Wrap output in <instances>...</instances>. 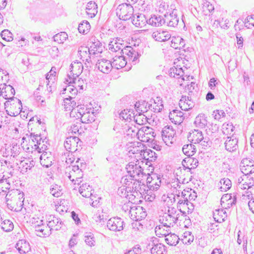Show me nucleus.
I'll return each instance as SVG.
<instances>
[{"mask_svg": "<svg viewBox=\"0 0 254 254\" xmlns=\"http://www.w3.org/2000/svg\"><path fill=\"white\" fill-rule=\"evenodd\" d=\"M24 196V193L19 190L9 191L5 196L7 205L11 210H20L23 205Z\"/></svg>", "mask_w": 254, "mask_h": 254, "instance_id": "obj_1", "label": "nucleus"}, {"mask_svg": "<svg viewBox=\"0 0 254 254\" xmlns=\"http://www.w3.org/2000/svg\"><path fill=\"white\" fill-rule=\"evenodd\" d=\"M85 167V164L81 162L80 159L78 158L75 164L69 166V172L67 177L69 180L74 184L79 185L82 182V178L83 176L82 170Z\"/></svg>", "mask_w": 254, "mask_h": 254, "instance_id": "obj_2", "label": "nucleus"}, {"mask_svg": "<svg viewBox=\"0 0 254 254\" xmlns=\"http://www.w3.org/2000/svg\"><path fill=\"white\" fill-rule=\"evenodd\" d=\"M179 213L174 207H169L167 213L160 216L159 221L167 228L173 226L178 219Z\"/></svg>", "mask_w": 254, "mask_h": 254, "instance_id": "obj_3", "label": "nucleus"}, {"mask_svg": "<svg viewBox=\"0 0 254 254\" xmlns=\"http://www.w3.org/2000/svg\"><path fill=\"white\" fill-rule=\"evenodd\" d=\"M188 137L191 142L194 144L199 143L204 148L210 146V142L209 141L208 138L204 137L202 131L199 129L191 130Z\"/></svg>", "mask_w": 254, "mask_h": 254, "instance_id": "obj_4", "label": "nucleus"}, {"mask_svg": "<svg viewBox=\"0 0 254 254\" xmlns=\"http://www.w3.org/2000/svg\"><path fill=\"white\" fill-rule=\"evenodd\" d=\"M127 174L134 179H142L146 175L143 173V170L138 164L134 162H129L126 167Z\"/></svg>", "mask_w": 254, "mask_h": 254, "instance_id": "obj_5", "label": "nucleus"}, {"mask_svg": "<svg viewBox=\"0 0 254 254\" xmlns=\"http://www.w3.org/2000/svg\"><path fill=\"white\" fill-rule=\"evenodd\" d=\"M117 15L120 19L127 20L131 18L133 13V8L130 4L122 3L117 8Z\"/></svg>", "mask_w": 254, "mask_h": 254, "instance_id": "obj_6", "label": "nucleus"}, {"mask_svg": "<svg viewBox=\"0 0 254 254\" xmlns=\"http://www.w3.org/2000/svg\"><path fill=\"white\" fill-rule=\"evenodd\" d=\"M120 53L123 54L127 61V60L129 63H130L133 65L139 62V58L140 55L131 46L124 47Z\"/></svg>", "mask_w": 254, "mask_h": 254, "instance_id": "obj_7", "label": "nucleus"}, {"mask_svg": "<svg viewBox=\"0 0 254 254\" xmlns=\"http://www.w3.org/2000/svg\"><path fill=\"white\" fill-rule=\"evenodd\" d=\"M82 142L76 136L67 137L64 142L65 148L69 152L73 153L78 150L81 147Z\"/></svg>", "mask_w": 254, "mask_h": 254, "instance_id": "obj_8", "label": "nucleus"}, {"mask_svg": "<svg viewBox=\"0 0 254 254\" xmlns=\"http://www.w3.org/2000/svg\"><path fill=\"white\" fill-rule=\"evenodd\" d=\"M70 73L68 74L69 81L67 80L69 84L72 82H76V77H77L82 72L83 65L81 62H74L70 64Z\"/></svg>", "mask_w": 254, "mask_h": 254, "instance_id": "obj_9", "label": "nucleus"}, {"mask_svg": "<svg viewBox=\"0 0 254 254\" xmlns=\"http://www.w3.org/2000/svg\"><path fill=\"white\" fill-rule=\"evenodd\" d=\"M78 113L80 116V121L82 123L89 124L95 120L93 109L85 107H81L79 109Z\"/></svg>", "mask_w": 254, "mask_h": 254, "instance_id": "obj_10", "label": "nucleus"}, {"mask_svg": "<svg viewBox=\"0 0 254 254\" xmlns=\"http://www.w3.org/2000/svg\"><path fill=\"white\" fill-rule=\"evenodd\" d=\"M129 214L131 219L134 221H140L144 218L146 216V213L143 208L140 206L132 205L130 206Z\"/></svg>", "mask_w": 254, "mask_h": 254, "instance_id": "obj_11", "label": "nucleus"}, {"mask_svg": "<svg viewBox=\"0 0 254 254\" xmlns=\"http://www.w3.org/2000/svg\"><path fill=\"white\" fill-rule=\"evenodd\" d=\"M125 223L120 217H112L108 220L107 228L111 231L120 232L123 230Z\"/></svg>", "mask_w": 254, "mask_h": 254, "instance_id": "obj_12", "label": "nucleus"}, {"mask_svg": "<svg viewBox=\"0 0 254 254\" xmlns=\"http://www.w3.org/2000/svg\"><path fill=\"white\" fill-rule=\"evenodd\" d=\"M175 133L176 131L172 127L166 126L162 129V139L167 145L169 146L173 143Z\"/></svg>", "mask_w": 254, "mask_h": 254, "instance_id": "obj_13", "label": "nucleus"}, {"mask_svg": "<svg viewBox=\"0 0 254 254\" xmlns=\"http://www.w3.org/2000/svg\"><path fill=\"white\" fill-rule=\"evenodd\" d=\"M240 181H244L245 183L247 184L250 187L249 191H246L245 193L242 195V199L243 200L250 199L252 196V191L254 190V179L253 177L250 175H243L240 177Z\"/></svg>", "mask_w": 254, "mask_h": 254, "instance_id": "obj_14", "label": "nucleus"}, {"mask_svg": "<svg viewBox=\"0 0 254 254\" xmlns=\"http://www.w3.org/2000/svg\"><path fill=\"white\" fill-rule=\"evenodd\" d=\"M152 37L156 41L163 42L169 40L171 35L169 31L159 29L153 32Z\"/></svg>", "mask_w": 254, "mask_h": 254, "instance_id": "obj_15", "label": "nucleus"}, {"mask_svg": "<svg viewBox=\"0 0 254 254\" xmlns=\"http://www.w3.org/2000/svg\"><path fill=\"white\" fill-rule=\"evenodd\" d=\"M160 230H161V228H156V235L164 236L165 242L168 245L176 246L179 243V238L177 235L175 234H167L166 232L162 233L160 232Z\"/></svg>", "mask_w": 254, "mask_h": 254, "instance_id": "obj_16", "label": "nucleus"}, {"mask_svg": "<svg viewBox=\"0 0 254 254\" xmlns=\"http://www.w3.org/2000/svg\"><path fill=\"white\" fill-rule=\"evenodd\" d=\"M184 167L183 168H178L175 171V174L177 176V180L182 181L183 184L188 183L191 181V178L184 177L182 175H186V174L189 175V173L191 171V168H189V166H186L184 164H183Z\"/></svg>", "mask_w": 254, "mask_h": 254, "instance_id": "obj_17", "label": "nucleus"}, {"mask_svg": "<svg viewBox=\"0 0 254 254\" xmlns=\"http://www.w3.org/2000/svg\"><path fill=\"white\" fill-rule=\"evenodd\" d=\"M134 106L136 109V111L138 112L139 114H136L135 115H134V116H132L133 121L139 125L145 124L147 122V117L144 115L139 112V111L144 112V110L142 109L143 107L142 105H140L139 103H136Z\"/></svg>", "mask_w": 254, "mask_h": 254, "instance_id": "obj_18", "label": "nucleus"}, {"mask_svg": "<svg viewBox=\"0 0 254 254\" xmlns=\"http://www.w3.org/2000/svg\"><path fill=\"white\" fill-rule=\"evenodd\" d=\"M96 67L101 72L104 73H109L113 67V65L111 61L102 59L98 60L96 64Z\"/></svg>", "mask_w": 254, "mask_h": 254, "instance_id": "obj_19", "label": "nucleus"}, {"mask_svg": "<svg viewBox=\"0 0 254 254\" xmlns=\"http://www.w3.org/2000/svg\"><path fill=\"white\" fill-rule=\"evenodd\" d=\"M47 226L50 228V231L60 230L63 225L61 220L54 215H50L47 219Z\"/></svg>", "mask_w": 254, "mask_h": 254, "instance_id": "obj_20", "label": "nucleus"}, {"mask_svg": "<svg viewBox=\"0 0 254 254\" xmlns=\"http://www.w3.org/2000/svg\"><path fill=\"white\" fill-rule=\"evenodd\" d=\"M164 20L167 26L171 27H176L179 22V18L177 17L176 10H174L172 13L164 14Z\"/></svg>", "mask_w": 254, "mask_h": 254, "instance_id": "obj_21", "label": "nucleus"}, {"mask_svg": "<svg viewBox=\"0 0 254 254\" xmlns=\"http://www.w3.org/2000/svg\"><path fill=\"white\" fill-rule=\"evenodd\" d=\"M0 86H1V96L5 99H9L11 101L14 100V89L11 85H7L5 84H0Z\"/></svg>", "mask_w": 254, "mask_h": 254, "instance_id": "obj_22", "label": "nucleus"}, {"mask_svg": "<svg viewBox=\"0 0 254 254\" xmlns=\"http://www.w3.org/2000/svg\"><path fill=\"white\" fill-rule=\"evenodd\" d=\"M238 139L233 135L227 136L224 142L226 149L229 152L236 151L238 147Z\"/></svg>", "mask_w": 254, "mask_h": 254, "instance_id": "obj_23", "label": "nucleus"}, {"mask_svg": "<svg viewBox=\"0 0 254 254\" xmlns=\"http://www.w3.org/2000/svg\"><path fill=\"white\" fill-rule=\"evenodd\" d=\"M169 117L172 122L175 123V124H180L185 119L184 113L177 109L173 110L170 112Z\"/></svg>", "mask_w": 254, "mask_h": 254, "instance_id": "obj_24", "label": "nucleus"}, {"mask_svg": "<svg viewBox=\"0 0 254 254\" xmlns=\"http://www.w3.org/2000/svg\"><path fill=\"white\" fill-rule=\"evenodd\" d=\"M113 61L111 62L113 67L119 69L123 67H125L126 65L128 66L127 61L125 56L121 54V56H115L113 59Z\"/></svg>", "mask_w": 254, "mask_h": 254, "instance_id": "obj_25", "label": "nucleus"}, {"mask_svg": "<svg viewBox=\"0 0 254 254\" xmlns=\"http://www.w3.org/2000/svg\"><path fill=\"white\" fill-rule=\"evenodd\" d=\"M41 164L46 168L50 167L54 161V157L50 152H44L40 156Z\"/></svg>", "mask_w": 254, "mask_h": 254, "instance_id": "obj_26", "label": "nucleus"}, {"mask_svg": "<svg viewBox=\"0 0 254 254\" xmlns=\"http://www.w3.org/2000/svg\"><path fill=\"white\" fill-rule=\"evenodd\" d=\"M131 18L132 24L136 27H143L146 23H148V20H146V18L143 14L132 15Z\"/></svg>", "mask_w": 254, "mask_h": 254, "instance_id": "obj_27", "label": "nucleus"}, {"mask_svg": "<svg viewBox=\"0 0 254 254\" xmlns=\"http://www.w3.org/2000/svg\"><path fill=\"white\" fill-rule=\"evenodd\" d=\"M78 54L80 59L83 61H85L87 63H89L90 61L91 56L93 55L91 53V51L89 48L87 47L81 46L78 49Z\"/></svg>", "mask_w": 254, "mask_h": 254, "instance_id": "obj_28", "label": "nucleus"}, {"mask_svg": "<svg viewBox=\"0 0 254 254\" xmlns=\"http://www.w3.org/2000/svg\"><path fill=\"white\" fill-rule=\"evenodd\" d=\"M179 106L182 110L188 111L194 106V104L189 97L183 96L180 100Z\"/></svg>", "mask_w": 254, "mask_h": 254, "instance_id": "obj_29", "label": "nucleus"}, {"mask_svg": "<svg viewBox=\"0 0 254 254\" xmlns=\"http://www.w3.org/2000/svg\"><path fill=\"white\" fill-rule=\"evenodd\" d=\"M5 147H3L1 151H2L3 153H5L6 156L10 155L14 157L19 153L18 149L19 147L17 145L11 146L5 144Z\"/></svg>", "mask_w": 254, "mask_h": 254, "instance_id": "obj_30", "label": "nucleus"}, {"mask_svg": "<svg viewBox=\"0 0 254 254\" xmlns=\"http://www.w3.org/2000/svg\"><path fill=\"white\" fill-rule=\"evenodd\" d=\"M15 248L21 254L28 253L30 249L29 243L25 240H19L16 244Z\"/></svg>", "mask_w": 254, "mask_h": 254, "instance_id": "obj_31", "label": "nucleus"}, {"mask_svg": "<svg viewBox=\"0 0 254 254\" xmlns=\"http://www.w3.org/2000/svg\"><path fill=\"white\" fill-rule=\"evenodd\" d=\"M97 5L95 2L89 1L86 5V12L90 17L92 18L97 13Z\"/></svg>", "mask_w": 254, "mask_h": 254, "instance_id": "obj_32", "label": "nucleus"}, {"mask_svg": "<svg viewBox=\"0 0 254 254\" xmlns=\"http://www.w3.org/2000/svg\"><path fill=\"white\" fill-rule=\"evenodd\" d=\"M148 23L152 26L159 27L165 23L164 18L162 16L153 15L151 16L148 20Z\"/></svg>", "mask_w": 254, "mask_h": 254, "instance_id": "obj_33", "label": "nucleus"}, {"mask_svg": "<svg viewBox=\"0 0 254 254\" xmlns=\"http://www.w3.org/2000/svg\"><path fill=\"white\" fill-rule=\"evenodd\" d=\"M184 71L181 67L174 66L170 68L169 71V75L171 77L180 78L182 77L181 80L184 81Z\"/></svg>", "mask_w": 254, "mask_h": 254, "instance_id": "obj_34", "label": "nucleus"}, {"mask_svg": "<svg viewBox=\"0 0 254 254\" xmlns=\"http://www.w3.org/2000/svg\"><path fill=\"white\" fill-rule=\"evenodd\" d=\"M170 45L175 49H181L185 46V42L184 40L180 36L173 37Z\"/></svg>", "mask_w": 254, "mask_h": 254, "instance_id": "obj_35", "label": "nucleus"}, {"mask_svg": "<svg viewBox=\"0 0 254 254\" xmlns=\"http://www.w3.org/2000/svg\"><path fill=\"white\" fill-rule=\"evenodd\" d=\"M137 146H133L132 149L129 151V153L135 154V157L138 158L139 159L143 158L142 154L144 152V149L142 144L140 142H137Z\"/></svg>", "mask_w": 254, "mask_h": 254, "instance_id": "obj_36", "label": "nucleus"}, {"mask_svg": "<svg viewBox=\"0 0 254 254\" xmlns=\"http://www.w3.org/2000/svg\"><path fill=\"white\" fill-rule=\"evenodd\" d=\"M134 179V178L128 174L122 178L121 183L123 184L124 187H125L126 191L129 192L130 191L131 187Z\"/></svg>", "mask_w": 254, "mask_h": 254, "instance_id": "obj_37", "label": "nucleus"}, {"mask_svg": "<svg viewBox=\"0 0 254 254\" xmlns=\"http://www.w3.org/2000/svg\"><path fill=\"white\" fill-rule=\"evenodd\" d=\"M89 48L91 52V53H92L93 55L100 54L102 51V44L98 40L92 42Z\"/></svg>", "mask_w": 254, "mask_h": 254, "instance_id": "obj_38", "label": "nucleus"}, {"mask_svg": "<svg viewBox=\"0 0 254 254\" xmlns=\"http://www.w3.org/2000/svg\"><path fill=\"white\" fill-rule=\"evenodd\" d=\"M74 98L71 96H69L68 98H65L64 100L63 105L66 111H70L71 109L76 107V103Z\"/></svg>", "mask_w": 254, "mask_h": 254, "instance_id": "obj_39", "label": "nucleus"}, {"mask_svg": "<svg viewBox=\"0 0 254 254\" xmlns=\"http://www.w3.org/2000/svg\"><path fill=\"white\" fill-rule=\"evenodd\" d=\"M227 217L225 211L222 210H215L213 212V218L215 221L221 223L225 220V218Z\"/></svg>", "mask_w": 254, "mask_h": 254, "instance_id": "obj_40", "label": "nucleus"}, {"mask_svg": "<svg viewBox=\"0 0 254 254\" xmlns=\"http://www.w3.org/2000/svg\"><path fill=\"white\" fill-rule=\"evenodd\" d=\"M194 124L196 127L203 128L207 125V121L204 115L199 114L195 118Z\"/></svg>", "mask_w": 254, "mask_h": 254, "instance_id": "obj_41", "label": "nucleus"}, {"mask_svg": "<svg viewBox=\"0 0 254 254\" xmlns=\"http://www.w3.org/2000/svg\"><path fill=\"white\" fill-rule=\"evenodd\" d=\"M183 153L187 156L190 157L194 155L196 152L195 145L189 144L184 145L182 148Z\"/></svg>", "mask_w": 254, "mask_h": 254, "instance_id": "obj_42", "label": "nucleus"}, {"mask_svg": "<svg viewBox=\"0 0 254 254\" xmlns=\"http://www.w3.org/2000/svg\"><path fill=\"white\" fill-rule=\"evenodd\" d=\"M91 191V188L90 187L89 185L87 183L82 184L79 189L80 193L85 197H89L91 195L92 193Z\"/></svg>", "mask_w": 254, "mask_h": 254, "instance_id": "obj_43", "label": "nucleus"}, {"mask_svg": "<svg viewBox=\"0 0 254 254\" xmlns=\"http://www.w3.org/2000/svg\"><path fill=\"white\" fill-rule=\"evenodd\" d=\"M143 180V178L142 179L138 180L137 179H134V181L133 180V183L132 184L130 191L129 192H134L139 191L140 193V191L141 190V186L143 185V183L142 182Z\"/></svg>", "mask_w": 254, "mask_h": 254, "instance_id": "obj_44", "label": "nucleus"}, {"mask_svg": "<svg viewBox=\"0 0 254 254\" xmlns=\"http://www.w3.org/2000/svg\"><path fill=\"white\" fill-rule=\"evenodd\" d=\"M219 184L221 186L219 189L221 191H226L231 188L232 185L231 181L228 178L221 179Z\"/></svg>", "mask_w": 254, "mask_h": 254, "instance_id": "obj_45", "label": "nucleus"}, {"mask_svg": "<svg viewBox=\"0 0 254 254\" xmlns=\"http://www.w3.org/2000/svg\"><path fill=\"white\" fill-rule=\"evenodd\" d=\"M123 46L121 44L119 43L117 40H114L111 41L109 44V49L112 52L116 53L121 51L123 49Z\"/></svg>", "mask_w": 254, "mask_h": 254, "instance_id": "obj_46", "label": "nucleus"}, {"mask_svg": "<svg viewBox=\"0 0 254 254\" xmlns=\"http://www.w3.org/2000/svg\"><path fill=\"white\" fill-rule=\"evenodd\" d=\"M143 158L147 160L148 161H153L157 158L156 153L150 150H145L144 152L142 154Z\"/></svg>", "mask_w": 254, "mask_h": 254, "instance_id": "obj_47", "label": "nucleus"}, {"mask_svg": "<svg viewBox=\"0 0 254 254\" xmlns=\"http://www.w3.org/2000/svg\"><path fill=\"white\" fill-rule=\"evenodd\" d=\"M151 254H163L165 251V246L159 243L154 245L150 249Z\"/></svg>", "mask_w": 254, "mask_h": 254, "instance_id": "obj_48", "label": "nucleus"}, {"mask_svg": "<svg viewBox=\"0 0 254 254\" xmlns=\"http://www.w3.org/2000/svg\"><path fill=\"white\" fill-rule=\"evenodd\" d=\"M214 9V6L209 1H206L202 4V11L205 15H209Z\"/></svg>", "mask_w": 254, "mask_h": 254, "instance_id": "obj_49", "label": "nucleus"}, {"mask_svg": "<svg viewBox=\"0 0 254 254\" xmlns=\"http://www.w3.org/2000/svg\"><path fill=\"white\" fill-rule=\"evenodd\" d=\"M235 127L231 124L225 123L222 127V132L225 135H233V131Z\"/></svg>", "mask_w": 254, "mask_h": 254, "instance_id": "obj_50", "label": "nucleus"}, {"mask_svg": "<svg viewBox=\"0 0 254 254\" xmlns=\"http://www.w3.org/2000/svg\"><path fill=\"white\" fill-rule=\"evenodd\" d=\"M161 183L160 177L157 174H154V180L152 182L151 187H149V189L153 190H157L160 186Z\"/></svg>", "mask_w": 254, "mask_h": 254, "instance_id": "obj_51", "label": "nucleus"}, {"mask_svg": "<svg viewBox=\"0 0 254 254\" xmlns=\"http://www.w3.org/2000/svg\"><path fill=\"white\" fill-rule=\"evenodd\" d=\"M182 163L183 164L187 163V166L188 165L189 168H191V170L195 168L198 166V161L195 158L188 157L184 159Z\"/></svg>", "mask_w": 254, "mask_h": 254, "instance_id": "obj_52", "label": "nucleus"}, {"mask_svg": "<svg viewBox=\"0 0 254 254\" xmlns=\"http://www.w3.org/2000/svg\"><path fill=\"white\" fill-rule=\"evenodd\" d=\"M67 34L64 32L58 33L53 36L54 41L60 44H63L67 39Z\"/></svg>", "mask_w": 254, "mask_h": 254, "instance_id": "obj_53", "label": "nucleus"}, {"mask_svg": "<svg viewBox=\"0 0 254 254\" xmlns=\"http://www.w3.org/2000/svg\"><path fill=\"white\" fill-rule=\"evenodd\" d=\"M13 223L8 219H5L1 223V228L5 232H10L13 229Z\"/></svg>", "mask_w": 254, "mask_h": 254, "instance_id": "obj_54", "label": "nucleus"}, {"mask_svg": "<svg viewBox=\"0 0 254 254\" xmlns=\"http://www.w3.org/2000/svg\"><path fill=\"white\" fill-rule=\"evenodd\" d=\"M150 106L153 108L154 112L159 113L163 109L164 106L162 101L160 98L157 97L156 100H154V104L151 105Z\"/></svg>", "mask_w": 254, "mask_h": 254, "instance_id": "obj_55", "label": "nucleus"}, {"mask_svg": "<svg viewBox=\"0 0 254 254\" xmlns=\"http://www.w3.org/2000/svg\"><path fill=\"white\" fill-rule=\"evenodd\" d=\"M134 115V114L130 110H124L120 114V118L126 121L131 120L132 116Z\"/></svg>", "mask_w": 254, "mask_h": 254, "instance_id": "obj_56", "label": "nucleus"}, {"mask_svg": "<svg viewBox=\"0 0 254 254\" xmlns=\"http://www.w3.org/2000/svg\"><path fill=\"white\" fill-rule=\"evenodd\" d=\"M90 28V25L87 21H83L80 23L78 27L79 32L80 33H87Z\"/></svg>", "mask_w": 254, "mask_h": 254, "instance_id": "obj_57", "label": "nucleus"}, {"mask_svg": "<svg viewBox=\"0 0 254 254\" xmlns=\"http://www.w3.org/2000/svg\"><path fill=\"white\" fill-rule=\"evenodd\" d=\"M85 242L90 246L93 247L95 245V238L91 233H86L85 235Z\"/></svg>", "mask_w": 254, "mask_h": 254, "instance_id": "obj_58", "label": "nucleus"}, {"mask_svg": "<svg viewBox=\"0 0 254 254\" xmlns=\"http://www.w3.org/2000/svg\"><path fill=\"white\" fill-rule=\"evenodd\" d=\"M240 168L241 172L244 175H250L254 173V166H249V165L247 166L242 164V162H241Z\"/></svg>", "mask_w": 254, "mask_h": 254, "instance_id": "obj_59", "label": "nucleus"}, {"mask_svg": "<svg viewBox=\"0 0 254 254\" xmlns=\"http://www.w3.org/2000/svg\"><path fill=\"white\" fill-rule=\"evenodd\" d=\"M245 26L248 29H251L254 27V15L248 16L244 22Z\"/></svg>", "mask_w": 254, "mask_h": 254, "instance_id": "obj_60", "label": "nucleus"}, {"mask_svg": "<svg viewBox=\"0 0 254 254\" xmlns=\"http://www.w3.org/2000/svg\"><path fill=\"white\" fill-rule=\"evenodd\" d=\"M42 225H43V223H42ZM35 231L37 232V235L40 237H45L49 235L48 232H46L45 230L44 229V226L41 225V224H38L35 226Z\"/></svg>", "mask_w": 254, "mask_h": 254, "instance_id": "obj_61", "label": "nucleus"}, {"mask_svg": "<svg viewBox=\"0 0 254 254\" xmlns=\"http://www.w3.org/2000/svg\"><path fill=\"white\" fill-rule=\"evenodd\" d=\"M0 35L2 38L6 41L9 42L13 40L12 34L8 30H3L1 31Z\"/></svg>", "mask_w": 254, "mask_h": 254, "instance_id": "obj_62", "label": "nucleus"}, {"mask_svg": "<svg viewBox=\"0 0 254 254\" xmlns=\"http://www.w3.org/2000/svg\"><path fill=\"white\" fill-rule=\"evenodd\" d=\"M81 124L80 122H76L73 124L70 127V128L69 130L72 133H76L78 132V133H81V130L80 131V130H81Z\"/></svg>", "mask_w": 254, "mask_h": 254, "instance_id": "obj_63", "label": "nucleus"}, {"mask_svg": "<svg viewBox=\"0 0 254 254\" xmlns=\"http://www.w3.org/2000/svg\"><path fill=\"white\" fill-rule=\"evenodd\" d=\"M50 193L56 197H59L62 194L60 187L57 185L53 186V187L50 189Z\"/></svg>", "mask_w": 254, "mask_h": 254, "instance_id": "obj_64", "label": "nucleus"}]
</instances>
